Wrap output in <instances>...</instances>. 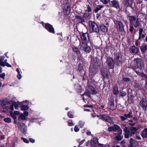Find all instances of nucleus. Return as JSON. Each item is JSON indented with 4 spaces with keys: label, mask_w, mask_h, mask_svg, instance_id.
Segmentation results:
<instances>
[{
    "label": "nucleus",
    "mask_w": 147,
    "mask_h": 147,
    "mask_svg": "<svg viewBox=\"0 0 147 147\" xmlns=\"http://www.w3.org/2000/svg\"><path fill=\"white\" fill-rule=\"evenodd\" d=\"M136 123H129L128 125L131 126L129 127V128L127 127H125L123 131L125 138H128L129 136L132 137L137 133L138 129L135 127H132L135 125Z\"/></svg>",
    "instance_id": "obj_1"
},
{
    "label": "nucleus",
    "mask_w": 147,
    "mask_h": 147,
    "mask_svg": "<svg viewBox=\"0 0 147 147\" xmlns=\"http://www.w3.org/2000/svg\"><path fill=\"white\" fill-rule=\"evenodd\" d=\"M79 34L80 38H78V39L79 41V44L88 42L90 41V38L88 32L84 33L83 32L79 31Z\"/></svg>",
    "instance_id": "obj_2"
},
{
    "label": "nucleus",
    "mask_w": 147,
    "mask_h": 147,
    "mask_svg": "<svg viewBox=\"0 0 147 147\" xmlns=\"http://www.w3.org/2000/svg\"><path fill=\"white\" fill-rule=\"evenodd\" d=\"M87 86L85 94V95L89 97H91V94L96 95L97 93V91L96 88L93 86L89 85L90 83L89 81L87 83Z\"/></svg>",
    "instance_id": "obj_3"
},
{
    "label": "nucleus",
    "mask_w": 147,
    "mask_h": 147,
    "mask_svg": "<svg viewBox=\"0 0 147 147\" xmlns=\"http://www.w3.org/2000/svg\"><path fill=\"white\" fill-rule=\"evenodd\" d=\"M99 26L94 21L89 22V31L90 33H98L100 31Z\"/></svg>",
    "instance_id": "obj_4"
},
{
    "label": "nucleus",
    "mask_w": 147,
    "mask_h": 147,
    "mask_svg": "<svg viewBox=\"0 0 147 147\" xmlns=\"http://www.w3.org/2000/svg\"><path fill=\"white\" fill-rule=\"evenodd\" d=\"M88 42L79 44L80 49L86 53H89L91 51V47L88 45Z\"/></svg>",
    "instance_id": "obj_5"
},
{
    "label": "nucleus",
    "mask_w": 147,
    "mask_h": 147,
    "mask_svg": "<svg viewBox=\"0 0 147 147\" xmlns=\"http://www.w3.org/2000/svg\"><path fill=\"white\" fill-rule=\"evenodd\" d=\"M114 22L116 26L117 30L119 32H124L125 31L124 29L125 26L121 21L115 20H114Z\"/></svg>",
    "instance_id": "obj_6"
},
{
    "label": "nucleus",
    "mask_w": 147,
    "mask_h": 147,
    "mask_svg": "<svg viewBox=\"0 0 147 147\" xmlns=\"http://www.w3.org/2000/svg\"><path fill=\"white\" fill-rule=\"evenodd\" d=\"M110 6L112 7L116 8L118 9V12H120L123 11L122 7H120L119 2L117 0H113L109 2Z\"/></svg>",
    "instance_id": "obj_7"
},
{
    "label": "nucleus",
    "mask_w": 147,
    "mask_h": 147,
    "mask_svg": "<svg viewBox=\"0 0 147 147\" xmlns=\"http://www.w3.org/2000/svg\"><path fill=\"white\" fill-rule=\"evenodd\" d=\"M136 62L135 64V67L137 69H143L144 68V61L140 59H136L135 60Z\"/></svg>",
    "instance_id": "obj_8"
},
{
    "label": "nucleus",
    "mask_w": 147,
    "mask_h": 147,
    "mask_svg": "<svg viewBox=\"0 0 147 147\" xmlns=\"http://www.w3.org/2000/svg\"><path fill=\"white\" fill-rule=\"evenodd\" d=\"M131 17V19L129 20V24L133 25L135 28L138 27L140 24V23L139 20L135 16Z\"/></svg>",
    "instance_id": "obj_9"
},
{
    "label": "nucleus",
    "mask_w": 147,
    "mask_h": 147,
    "mask_svg": "<svg viewBox=\"0 0 147 147\" xmlns=\"http://www.w3.org/2000/svg\"><path fill=\"white\" fill-rule=\"evenodd\" d=\"M106 62L109 69H114L115 63L113 59L111 57H107Z\"/></svg>",
    "instance_id": "obj_10"
},
{
    "label": "nucleus",
    "mask_w": 147,
    "mask_h": 147,
    "mask_svg": "<svg viewBox=\"0 0 147 147\" xmlns=\"http://www.w3.org/2000/svg\"><path fill=\"white\" fill-rule=\"evenodd\" d=\"M17 127H18L21 131L23 134L26 133L27 128L24 123L22 122H18L16 124Z\"/></svg>",
    "instance_id": "obj_11"
},
{
    "label": "nucleus",
    "mask_w": 147,
    "mask_h": 147,
    "mask_svg": "<svg viewBox=\"0 0 147 147\" xmlns=\"http://www.w3.org/2000/svg\"><path fill=\"white\" fill-rule=\"evenodd\" d=\"M45 28L49 32L54 34L55 33V30L53 26L49 23H45Z\"/></svg>",
    "instance_id": "obj_12"
},
{
    "label": "nucleus",
    "mask_w": 147,
    "mask_h": 147,
    "mask_svg": "<svg viewBox=\"0 0 147 147\" xmlns=\"http://www.w3.org/2000/svg\"><path fill=\"white\" fill-rule=\"evenodd\" d=\"M123 3L125 6L127 7H129L132 9L134 8V6L133 5V4L135 5L134 3V1L133 0H123Z\"/></svg>",
    "instance_id": "obj_13"
},
{
    "label": "nucleus",
    "mask_w": 147,
    "mask_h": 147,
    "mask_svg": "<svg viewBox=\"0 0 147 147\" xmlns=\"http://www.w3.org/2000/svg\"><path fill=\"white\" fill-rule=\"evenodd\" d=\"M114 100L113 98H111L108 100V104L109 106V110L112 111L115 110L114 104Z\"/></svg>",
    "instance_id": "obj_14"
},
{
    "label": "nucleus",
    "mask_w": 147,
    "mask_h": 147,
    "mask_svg": "<svg viewBox=\"0 0 147 147\" xmlns=\"http://www.w3.org/2000/svg\"><path fill=\"white\" fill-rule=\"evenodd\" d=\"M114 60L116 62V64L117 66H119L120 64H122L123 59L122 56H121L119 55H117L115 57Z\"/></svg>",
    "instance_id": "obj_15"
},
{
    "label": "nucleus",
    "mask_w": 147,
    "mask_h": 147,
    "mask_svg": "<svg viewBox=\"0 0 147 147\" xmlns=\"http://www.w3.org/2000/svg\"><path fill=\"white\" fill-rule=\"evenodd\" d=\"M102 75L104 78L108 80V83H107V86H110L111 85V82L109 77V74L107 71H102Z\"/></svg>",
    "instance_id": "obj_16"
},
{
    "label": "nucleus",
    "mask_w": 147,
    "mask_h": 147,
    "mask_svg": "<svg viewBox=\"0 0 147 147\" xmlns=\"http://www.w3.org/2000/svg\"><path fill=\"white\" fill-rule=\"evenodd\" d=\"M140 105L143 109L146 110L147 107V100L146 99L142 98L140 102Z\"/></svg>",
    "instance_id": "obj_17"
},
{
    "label": "nucleus",
    "mask_w": 147,
    "mask_h": 147,
    "mask_svg": "<svg viewBox=\"0 0 147 147\" xmlns=\"http://www.w3.org/2000/svg\"><path fill=\"white\" fill-rule=\"evenodd\" d=\"M71 8L68 5L65 6L63 8V12L65 15L67 16L70 13Z\"/></svg>",
    "instance_id": "obj_18"
},
{
    "label": "nucleus",
    "mask_w": 147,
    "mask_h": 147,
    "mask_svg": "<svg viewBox=\"0 0 147 147\" xmlns=\"http://www.w3.org/2000/svg\"><path fill=\"white\" fill-rule=\"evenodd\" d=\"M129 50L130 52L132 53L138 54L139 52L140 53L139 49L134 45L130 47Z\"/></svg>",
    "instance_id": "obj_19"
},
{
    "label": "nucleus",
    "mask_w": 147,
    "mask_h": 147,
    "mask_svg": "<svg viewBox=\"0 0 147 147\" xmlns=\"http://www.w3.org/2000/svg\"><path fill=\"white\" fill-rule=\"evenodd\" d=\"M104 7V6L102 5H97L95 4L94 5V8L93 11L95 13H97Z\"/></svg>",
    "instance_id": "obj_20"
},
{
    "label": "nucleus",
    "mask_w": 147,
    "mask_h": 147,
    "mask_svg": "<svg viewBox=\"0 0 147 147\" xmlns=\"http://www.w3.org/2000/svg\"><path fill=\"white\" fill-rule=\"evenodd\" d=\"M9 103V100L8 99L5 98L2 100H0V106L3 107Z\"/></svg>",
    "instance_id": "obj_21"
},
{
    "label": "nucleus",
    "mask_w": 147,
    "mask_h": 147,
    "mask_svg": "<svg viewBox=\"0 0 147 147\" xmlns=\"http://www.w3.org/2000/svg\"><path fill=\"white\" fill-rule=\"evenodd\" d=\"M90 142L91 147H96L98 142L97 138H94L92 140H91Z\"/></svg>",
    "instance_id": "obj_22"
},
{
    "label": "nucleus",
    "mask_w": 147,
    "mask_h": 147,
    "mask_svg": "<svg viewBox=\"0 0 147 147\" xmlns=\"http://www.w3.org/2000/svg\"><path fill=\"white\" fill-rule=\"evenodd\" d=\"M135 72L139 76H141V77L143 78H145L147 76L143 72V69H140L139 71L138 70H135Z\"/></svg>",
    "instance_id": "obj_23"
},
{
    "label": "nucleus",
    "mask_w": 147,
    "mask_h": 147,
    "mask_svg": "<svg viewBox=\"0 0 147 147\" xmlns=\"http://www.w3.org/2000/svg\"><path fill=\"white\" fill-rule=\"evenodd\" d=\"M10 102H11V104L15 107L16 109H18V106H21L22 104V103L19 101L16 102L14 100H10Z\"/></svg>",
    "instance_id": "obj_24"
},
{
    "label": "nucleus",
    "mask_w": 147,
    "mask_h": 147,
    "mask_svg": "<svg viewBox=\"0 0 147 147\" xmlns=\"http://www.w3.org/2000/svg\"><path fill=\"white\" fill-rule=\"evenodd\" d=\"M141 53L142 54H144L147 50V44H142L140 47Z\"/></svg>",
    "instance_id": "obj_25"
},
{
    "label": "nucleus",
    "mask_w": 147,
    "mask_h": 147,
    "mask_svg": "<svg viewBox=\"0 0 147 147\" xmlns=\"http://www.w3.org/2000/svg\"><path fill=\"white\" fill-rule=\"evenodd\" d=\"M89 70L90 74H91L92 76H94L97 71V70L92 66L90 67Z\"/></svg>",
    "instance_id": "obj_26"
},
{
    "label": "nucleus",
    "mask_w": 147,
    "mask_h": 147,
    "mask_svg": "<svg viewBox=\"0 0 147 147\" xmlns=\"http://www.w3.org/2000/svg\"><path fill=\"white\" fill-rule=\"evenodd\" d=\"M102 120L105 121L106 122H107L110 123H111L112 122V120L110 117L105 115H104V116Z\"/></svg>",
    "instance_id": "obj_27"
},
{
    "label": "nucleus",
    "mask_w": 147,
    "mask_h": 147,
    "mask_svg": "<svg viewBox=\"0 0 147 147\" xmlns=\"http://www.w3.org/2000/svg\"><path fill=\"white\" fill-rule=\"evenodd\" d=\"M10 114L11 116L13 119H17L16 115H20V112L18 111H14L13 113L10 111Z\"/></svg>",
    "instance_id": "obj_28"
},
{
    "label": "nucleus",
    "mask_w": 147,
    "mask_h": 147,
    "mask_svg": "<svg viewBox=\"0 0 147 147\" xmlns=\"http://www.w3.org/2000/svg\"><path fill=\"white\" fill-rule=\"evenodd\" d=\"M115 131H117V134L114 133L115 135H121L122 134V131L121 127L118 125H117L116 127L115 128Z\"/></svg>",
    "instance_id": "obj_29"
},
{
    "label": "nucleus",
    "mask_w": 147,
    "mask_h": 147,
    "mask_svg": "<svg viewBox=\"0 0 147 147\" xmlns=\"http://www.w3.org/2000/svg\"><path fill=\"white\" fill-rule=\"evenodd\" d=\"M99 29L101 31L104 32H107L108 31V28H107L104 25H101L99 26Z\"/></svg>",
    "instance_id": "obj_30"
},
{
    "label": "nucleus",
    "mask_w": 147,
    "mask_h": 147,
    "mask_svg": "<svg viewBox=\"0 0 147 147\" xmlns=\"http://www.w3.org/2000/svg\"><path fill=\"white\" fill-rule=\"evenodd\" d=\"M113 94L115 95H117L119 93L118 88L116 86H114L113 88Z\"/></svg>",
    "instance_id": "obj_31"
},
{
    "label": "nucleus",
    "mask_w": 147,
    "mask_h": 147,
    "mask_svg": "<svg viewBox=\"0 0 147 147\" xmlns=\"http://www.w3.org/2000/svg\"><path fill=\"white\" fill-rule=\"evenodd\" d=\"M142 133L141 135L143 138H147V128H145Z\"/></svg>",
    "instance_id": "obj_32"
},
{
    "label": "nucleus",
    "mask_w": 147,
    "mask_h": 147,
    "mask_svg": "<svg viewBox=\"0 0 147 147\" xmlns=\"http://www.w3.org/2000/svg\"><path fill=\"white\" fill-rule=\"evenodd\" d=\"M72 49L73 51L75 52L77 55H78L80 53V52L77 47L74 46L72 47Z\"/></svg>",
    "instance_id": "obj_33"
},
{
    "label": "nucleus",
    "mask_w": 147,
    "mask_h": 147,
    "mask_svg": "<svg viewBox=\"0 0 147 147\" xmlns=\"http://www.w3.org/2000/svg\"><path fill=\"white\" fill-rule=\"evenodd\" d=\"M133 25L131 24H129V31L131 33H132L133 32L134 30L135 31V32L136 33V30L135 29H134V27Z\"/></svg>",
    "instance_id": "obj_34"
},
{
    "label": "nucleus",
    "mask_w": 147,
    "mask_h": 147,
    "mask_svg": "<svg viewBox=\"0 0 147 147\" xmlns=\"http://www.w3.org/2000/svg\"><path fill=\"white\" fill-rule=\"evenodd\" d=\"M117 125L116 124H114L113 126L109 127L108 128V131L110 132L112 131H115V127H116Z\"/></svg>",
    "instance_id": "obj_35"
},
{
    "label": "nucleus",
    "mask_w": 147,
    "mask_h": 147,
    "mask_svg": "<svg viewBox=\"0 0 147 147\" xmlns=\"http://www.w3.org/2000/svg\"><path fill=\"white\" fill-rule=\"evenodd\" d=\"M4 58L3 57H0V65L2 66H5V63L4 62Z\"/></svg>",
    "instance_id": "obj_36"
},
{
    "label": "nucleus",
    "mask_w": 147,
    "mask_h": 147,
    "mask_svg": "<svg viewBox=\"0 0 147 147\" xmlns=\"http://www.w3.org/2000/svg\"><path fill=\"white\" fill-rule=\"evenodd\" d=\"M28 109V106L27 105H23L22 106L21 105L20 109L22 111L27 110Z\"/></svg>",
    "instance_id": "obj_37"
},
{
    "label": "nucleus",
    "mask_w": 147,
    "mask_h": 147,
    "mask_svg": "<svg viewBox=\"0 0 147 147\" xmlns=\"http://www.w3.org/2000/svg\"><path fill=\"white\" fill-rule=\"evenodd\" d=\"M78 69L80 72L84 71L83 67L80 63L78 65Z\"/></svg>",
    "instance_id": "obj_38"
},
{
    "label": "nucleus",
    "mask_w": 147,
    "mask_h": 147,
    "mask_svg": "<svg viewBox=\"0 0 147 147\" xmlns=\"http://www.w3.org/2000/svg\"><path fill=\"white\" fill-rule=\"evenodd\" d=\"M92 66L97 70L99 66V65L98 64V62L96 61Z\"/></svg>",
    "instance_id": "obj_39"
},
{
    "label": "nucleus",
    "mask_w": 147,
    "mask_h": 147,
    "mask_svg": "<svg viewBox=\"0 0 147 147\" xmlns=\"http://www.w3.org/2000/svg\"><path fill=\"white\" fill-rule=\"evenodd\" d=\"M20 119L22 120H25L26 119V117L22 113H21V114L20 115L18 118V119L19 120H20Z\"/></svg>",
    "instance_id": "obj_40"
},
{
    "label": "nucleus",
    "mask_w": 147,
    "mask_h": 147,
    "mask_svg": "<svg viewBox=\"0 0 147 147\" xmlns=\"http://www.w3.org/2000/svg\"><path fill=\"white\" fill-rule=\"evenodd\" d=\"M78 124H79L80 127V128H82L84 126V124H85V123H84V122L83 121H80L79 122Z\"/></svg>",
    "instance_id": "obj_41"
},
{
    "label": "nucleus",
    "mask_w": 147,
    "mask_h": 147,
    "mask_svg": "<svg viewBox=\"0 0 147 147\" xmlns=\"http://www.w3.org/2000/svg\"><path fill=\"white\" fill-rule=\"evenodd\" d=\"M67 122L68 125L69 126H72L74 125V124L72 122V120L71 119L69 120Z\"/></svg>",
    "instance_id": "obj_42"
},
{
    "label": "nucleus",
    "mask_w": 147,
    "mask_h": 147,
    "mask_svg": "<svg viewBox=\"0 0 147 147\" xmlns=\"http://www.w3.org/2000/svg\"><path fill=\"white\" fill-rule=\"evenodd\" d=\"M67 116L70 118H72L74 117V115L72 114V112L70 111L67 112Z\"/></svg>",
    "instance_id": "obj_43"
},
{
    "label": "nucleus",
    "mask_w": 147,
    "mask_h": 147,
    "mask_svg": "<svg viewBox=\"0 0 147 147\" xmlns=\"http://www.w3.org/2000/svg\"><path fill=\"white\" fill-rule=\"evenodd\" d=\"M115 139L118 141H120L122 140L121 135H118L115 137Z\"/></svg>",
    "instance_id": "obj_44"
},
{
    "label": "nucleus",
    "mask_w": 147,
    "mask_h": 147,
    "mask_svg": "<svg viewBox=\"0 0 147 147\" xmlns=\"http://www.w3.org/2000/svg\"><path fill=\"white\" fill-rule=\"evenodd\" d=\"M119 94L120 96L123 97L126 95L127 93L126 92L122 91L120 92Z\"/></svg>",
    "instance_id": "obj_45"
},
{
    "label": "nucleus",
    "mask_w": 147,
    "mask_h": 147,
    "mask_svg": "<svg viewBox=\"0 0 147 147\" xmlns=\"http://www.w3.org/2000/svg\"><path fill=\"white\" fill-rule=\"evenodd\" d=\"M134 140L132 138H131L130 139V145L128 146V147H134L133 146V143L132 142Z\"/></svg>",
    "instance_id": "obj_46"
},
{
    "label": "nucleus",
    "mask_w": 147,
    "mask_h": 147,
    "mask_svg": "<svg viewBox=\"0 0 147 147\" xmlns=\"http://www.w3.org/2000/svg\"><path fill=\"white\" fill-rule=\"evenodd\" d=\"M123 80L125 82H130L131 81L130 79L127 78H123Z\"/></svg>",
    "instance_id": "obj_47"
},
{
    "label": "nucleus",
    "mask_w": 147,
    "mask_h": 147,
    "mask_svg": "<svg viewBox=\"0 0 147 147\" xmlns=\"http://www.w3.org/2000/svg\"><path fill=\"white\" fill-rule=\"evenodd\" d=\"M21 139L23 140L24 142L26 143H28L29 142V141L27 139L23 137L21 138Z\"/></svg>",
    "instance_id": "obj_48"
},
{
    "label": "nucleus",
    "mask_w": 147,
    "mask_h": 147,
    "mask_svg": "<svg viewBox=\"0 0 147 147\" xmlns=\"http://www.w3.org/2000/svg\"><path fill=\"white\" fill-rule=\"evenodd\" d=\"M16 76H17V77L18 78V79L20 80L21 79V78L22 77V76L21 75V73H20V72H19L18 73V74Z\"/></svg>",
    "instance_id": "obj_49"
},
{
    "label": "nucleus",
    "mask_w": 147,
    "mask_h": 147,
    "mask_svg": "<svg viewBox=\"0 0 147 147\" xmlns=\"http://www.w3.org/2000/svg\"><path fill=\"white\" fill-rule=\"evenodd\" d=\"M124 116L125 117V118H126V119L127 118H130L132 117V115H129L128 114H124Z\"/></svg>",
    "instance_id": "obj_50"
},
{
    "label": "nucleus",
    "mask_w": 147,
    "mask_h": 147,
    "mask_svg": "<svg viewBox=\"0 0 147 147\" xmlns=\"http://www.w3.org/2000/svg\"><path fill=\"white\" fill-rule=\"evenodd\" d=\"M87 11L89 12H92V9L89 5H87Z\"/></svg>",
    "instance_id": "obj_51"
},
{
    "label": "nucleus",
    "mask_w": 147,
    "mask_h": 147,
    "mask_svg": "<svg viewBox=\"0 0 147 147\" xmlns=\"http://www.w3.org/2000/svg\"><path fill=\"white\" fill-rule=\"evenodd\" d=\"M145 78V83L144 87L147 90V76Z\"/></svg>",
    "instance_id": "obj_52"
},
{
    "label": "nucleus",
    "mask_w": 147,
    "mask_h": 147,
    "mask_svg": "<svg viewBox=\"0 0 147 147\" xmlns=\"http://www.w3.org/2000/svg\"><path fill=\"white\" fill-rule=\"evenodd\" d=\"M79 128H78L77 125H76L74 127V130L76 132H77L79 130Z\"/></svg>",
    "instance_id": "obj_53"
},
{
    "label": "nucleus",
    "mask_w": 147,
    "mask_h": 147,
    "mask_svg": "<svg viewBox=\"0 0 147 147\" xmlns=\"http://www.w3.org/2000/svg\"><path fill=\"white\" fill-rule=\"evenodd\" d=\"M134 16H131V14L130 13H129L127 14V18L128 19V20H129V19H131V17H133Z\"/></svg>",
    "instance_id": "obj_54"
},
{
    "label": "nucleus",
    "mask_w": 147,
    "mask_h": 147,
    "mask_svg": "<svg viewBox=\"0 0 147 147\" xmlns=\"http://www.w3.org/2000/svg\"><path fill=\"white\" fill-rule=\"evenodd\" d=\"M109 0H100V1L105 4H107Z\"/></svg>",
    "instance_id": "obj_55"
},
{
    "label": "nucleus",
    "mask_w": 147,
    "mask_h": 147,
    "mask_svg": "<svg viewBox=\"0 0 147 147\" xmlns=\"http://www.w3.org/2000/svg\"><path fill=\"white\" fill-rule=\"evenodd\" d=\"M28 114H29L28 112L27 111H24V114L23 115L25 116V117H27V116H28Z\"/></svg>",
    "instance_id": "obj_56"
},
{
    "label": "nucleus",
    "mask_w": 147,
    "mask_h": 147,
    "mask_svg": "<svg viewBox=\"0 0 147 147\" xmlns=\"http://www.w3.org/2000/svg\"><path fill=\"white\" fill-rule=\"evenodd\" d=\"M75 18L77 20H82V18L81 16L77 15L75 16Z\"/></svg>",
    "instance_id": "obj_57"
},
{
    "label": "nucleus",
    "mask_w": 147,
    "mask_h": 147,
    "mask_svg": "<svg viewBox=\"0 0 147 147\" xmlns=\"http://www.w3.org/2000/svg\"><path fill=\"white\" fill-rule=\"evenodd\" d=\"M5 74L4 73H3L2 74H0V78H1L3 79H5Z\"/></svg>",
    "instance_id": "obj_58"
},
{
    "label": "nucleus",
    "mask_w": 147,
    "mask_h": 147,
    "mask_svg": "<svg viewBox=\"0 0 147 147\" xmlns=\"http://www.w3.org/2000/svg\"><path fill=\"white\" fill-rule=\"evenodd\" d=\"M120 119L122 121H125V120H126V118H125V117H124V116H121L120 117Z\"/></svg>",
    "instance_id": "obj_59"
},
{
    "label": "nucleus",
    "mask_w": 147,
    "mask_h": 147,
    "mask_svg": "<svg viewBox=\"0 0 147 147\" xmlns=\"http://www.w3.org/2000/svg\"><path fill=\"white\" fill-rule=\"evenodd\" d=\"M7 60L6 59L4 60V62L5 63V66H7V67H9V64L7 63Z\"/></svg>",
    "instance_id": "obj_60"
},
{
    "label": "nucleus",
    "mask_w": 147,
    "mask_h": 147,
    "mask_svg": "<svg viewBox=\"0 0 147 147\" xmlns=\"http://www.w3.org/2000/svg\"><path fill=\"white\" fill-rule=\"evenodd\" d=\"M29 140L32 143H34L35 142V140L32 138H29Z\"/></svg>",
    "instance_id": "obj_61"
},
{
    "label": "nucleus",
    "mask_w": 147,
    "mask_h": 147,
    "mask_svg": "<svg viewBox=\"0 0 147 147\" xmlns=\"http://www.w3.org/2000/svg\"><path fill=\"white\" fill-rule=\"evenodd\" d=\"M98 147H106V146L105 145L99 144L98 145Z\"/></svg>",
    "instance_id": "obj_62"
},
{
    "label": "nucleus",
    "mask_w": 147,
    "mask_h": 147,
    "mask_svg": "<svg viewBox=\"0 0 147 147\" xmlns=\"http://www.w3.org/2000/svg\"><path fill=\"white\" fill-rule=\"evenodd\" d=\"M143 32V30L142 28H140L139 29V34H142Z\"/></svg>",
    "instance_id": "obj_63"
},
{
    "label": "nucleus",
    "mask_w": 147,
    "mask_h": 147,
    "mask_svg": "<svg viewBox=\"0 0 147 147\" xmlns=\"http://www.w3.org/2000/svg\"><path fill=\"white\" fill-rule=\"evenodd\" d=\"M104 115H101L98 116V117L99 118V119H102V120Z\"/></svg>",
    "instance_id": "obj_64"
}]
</instances>
